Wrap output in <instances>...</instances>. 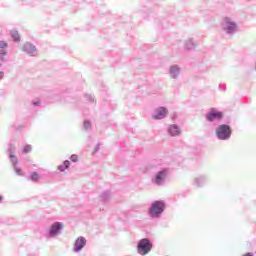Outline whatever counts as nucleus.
<instances>
[{"label":"nucleus","mask_w":256,"mask_h":256,"mask_svg":"<svg viewBox=\"0 0 256 256\" xmlns=\"http://www.w3.org/2000/svg\"><path fill=\"white\" fill-rule=\"evenodd\" d=\"M165 213V202L163 200H156L151 203L148 209V215L152 219H161V215Z\"/></svg>","instance_id":"1"},{"label":"nucleus","mask_w":256,"mask_h":256,"mask_svg":"<svg viewBox=\"0 0 256 256\" xmlns=\"http://www.w3.org/2000/svg\"><path fill=\"white\" fill-rule=\"evenodd\" d=\"M233 135V129L229 124H220L215 129V136L219 141H229Z\"/></svg>","instance_id":"2"},{"label":"nucleus","mask_w":256,"mask_h":256,"mask_svg":"<svg viewBox=\"0 0 256 256\" xmlns=\"http://www.w3.org/2000/svg\"><path fill=\"white\" fill-rule=\"evenodd\" d=\"M167 177H169V168H163L152 177V183L157 185V187H163L165 181H167Z\"/></svg>","instance_id":"3"},{"label":"nucleus","mask_w":256,"mask_h":256,"mask_svg":"<svg viewBox=\"0 0 256 256\" xmlns=\"http://www.w3.org/2000/svg\"><path fill=\"white\" fill-rule=\"evenodd\" d=\"M152 249H153V243H151V240H149V238H142L141 240H139L137 244V251L139 255H142V256L149 255Z\"/></svg>","instance_id":"4"},{"label":"nucleus","mask_w":256,"mask_h":256,"mask_svg":"<svg viewBox=\"0 0 256 256\" xmlns=\"http://www.w3.org/2000/svg\"><path fill=\"white\" fill-rule=\"evenodd\" d=\"M222 30L226 35H230V37H233L235 32L237 31V23L235 21H232L231 18L225 17L222 21Z\"/></svg>","instance_id":"5"},{"label":"nucleus","mask_w":256,"mask_h":256,"mask_svg":"<svg viewBox=\"0 0 256 256\" xmlns=\"http://www.w3.org/2000/svg\"><path fill=\"white\" fill-rule=\"evenodd\" d=\"M63 231V223L62 222H54L50 225L46 237L48 239H55V237H59L61 232Z\"/></svg>","instance_id":"6"},{"label":"nucleus","mask_w":256,"mask_h":256,"mask_svg":"<svg viewBox=\"0 0 256 256\" xmlns=\"http://www.w3.org/2000/svg\"><path fill=\"white\" fill-rule=\"evenodd\" d=\"M224 115L223 112L219 111L217 108H210L205 114V119L208 123H214V121H221Z\"/></svg>","instance_id":"7"},{"label":"nucleus","mask_w":256,"mask_h":256,"mask_svg":"<svg viewBox=\"0 0 256 256\" xmlns=\"http://www.w3.org/2000/svg\"><path fill=\"white\" fill-rule=\"evenodd\" d=\"M22 51L29 55V57H37V55L39 54V52L37 51V47L31 42H26L22 47Z\"/></svg>","instance_id":"8"},{"label":"nucleus","mask_w":256,"mask_h":256,"mask_svg":"<svg viewBox=\"0 0 256 256\" xmlns=\"http://www.w3.org/2000/svg\"><path fill=\"white\" fill-rule=\"evenodd\" d=\"M87 245V239L83 236H79L75 242H74V248L73 251L74 253H79L83 251V248Z\"/></svg>","instance_id":"9"},{"label":"nucleus","mask_w":256,"mask_h":256,"mask_svg":"<svg viewBox=\"0 0 256 256\" xmlns=\"http://www.w3.org/2000/svg\"><path fill=\"white\" fill-rule=\"evenodd\" d=\"M168 113L169 110H167L166 107H159L155 110V113L152 115V118H154L156 121H160L161 119H165Z\"/></svg>","instance_id":"10"},{"label":"nucleus","mask_w":256,"mask_h":256,"mask_svg":"<svg viewBox=\"0 0 256 256\" xmlns=\"http://www.w3.org/2000/svg\"><path fill=\"white\" fill-rule=\"evenodd\" d=\"M167 131L170 137H179V135H181V128L177 124L169 125Z\"/></svg>","instance_id":"11"},{"label":"nucleus","mask_w":256,"mask_h":256,"mask_svg":"<svg viewBox=\"0 0 256 256\" xmlns=\"http://www.w3.org/2000/svg\"><path fill=\"white\" fill-rule=\"evenodd\" d=\"M168 73L171 79H177V77H179V75L181 74V68L179 67V65L174 64L169 67Z\"/></svg>","instance_id":"12"},{"label":"nucleus","mask_w":256,"mask_h":256,"mask_svg":"<svg viewBox=\"0 0 256 256\" xmlns=\"http://www.w3.org/2000/svg\"><path fill=\"white\" fill-rule=\"evenodd\" d=\"M9 159L11 163H17V156H15V145L9 144L8 149Z\"/></svg>","instance_id":"13"},{"label":"nucleus","mask_w":256,"mask_h":256,"mask_svg":"<svg viewBox=\"0 0 256 256\" xmlns=\"http://www.w3.org/2000/svg\"><path fill=\"white\" fill-rule=\"evenodd\" d=\"M207 181H208L207 176L200 175V176L194 178V185L196 187H203V185H205V183H207Z\"/></svg>","instance_id":"14"},{"label":"nucleus","mask_w":256,"mask_h":256,"mask_svg":"<svg viewBox=\"0 0 256 256\" xmlns=\"http://www.w3.org/2000/svg\"><path fill=\"white\" fill-rule=\"evenodd\" d=\"M11 163L16 175H18L19 177H23V170L17 167V164L19 163V161L16 160V162H11Z\"/></svg>","instance_id":"15"},{"label":"nucleus","mask_w":256,"mask_h":256,"mask_svg":"<svg viewBox=\"0 0 256 256\" xmlns=\"http://www.w3.org/2000/svg\"><path fill=\"white\" fill-rule=\"evenodd\" d=\"M69 167H71V162L69 160H65L62 165L58 166V171L63 173V171H65V169H69Z\"/></svg>","instance_id":"16"},{"label":"nucleus","mask_w":256,"mask_h":256,"mask_svg":"<svg viewBox=\"0 0 256 256\" xmlns=\"http://www.w3.org/2000/svg\"><path fill=\"white\" fill-rule=\"evenodd\" d=\"M184 46H185V49L190 50V49H195L196 44H195V42L192 40V38H189L188 40L185 41Z\"/></svg>","instance_id":"17"},{"label":"nucleus","mask_w":256,"mask_h":256,"mask_svg":"<svg viewBox=\"0 0 256 256\" xmlns=\"http://www.w3.org/2000/svg\"><path fill=\"white\" fill-rule=\"evenodd\" d=\"M100 197H101L102 203L105 204V203H107V201H109V199H111V192L104 191Z\"/></svg>","instance_id":"18"},{"label":"nucleus","mask_w":256,"mask_h":256,"mask_svg":"<svg viewBox=\"0 0 256 256\" xmlns=\"http://www.w3.org/2000/svg\"><path fill=\"white\" fill-rule=\"evenodd\" d=\"M10 35H11L13 41H15L16 43H18V41H21V36L19 35V31L12 30L10 32Z\"/></svg>","instance_id":"19"},{"label":"nucleus","mask_w":256,"mask_h":256,"mask_svg":"<svg viewBox=\"0 0 256 256\" xmlns=\"http://www.w3.org/2000/svg\"><path fill=\"white\" fill-rule=\"evenodd\" d=\"M7 56V50L5 48H0V63L5 61V57Z\"/></svg>","instance_id":"20"},{"label":"nucleus","mask_w":256,"mask_h":256,"mask_svg":"<svg viewBox=\"0 0 256 256\" xmlns=\"http://www.w3.org/2000/svg\"><path fill=\"white\" fill-rule=\"evenodd\" d=\"M83 127L86 131H91V122L89 120H85Z\"/></svg>","instance_id":"21"},{"label":"nucleus","mask_w":256,"mask_h":256,"mask_svg":"<svg viewBox=\"0 0 256 256\" xmlns=\"http://www.w3.org/2000/svg\"><path fill=\"white\" fill-rule=\"evenodd\" d=\"M30 179L31 181H39V173L32 172V174L30 175Z\"/></svg>","instance_id":"22"},{"label":"nucleus","mask_w":256,"mask_h":256,"mask_svg":"<svg viewBox=\"0 0 256 256\" xmlns=\"http://www.w3.org/2000/svg\"><path fill=\"white\" fill-rule=\"evenodd\" d=\"M84 97H85L86 101H90V103H93V101H95V98L90 94H86V95H84Z\"/></svg>","instance_id":"23"},{"label":"nucleus","mask_w":256,"mask_h":256,"mask_svg":"<svg viewBox=\"0 0 256 256\" xmlns=\"http://www.w3.org/2000/svg\"><path fill=\"white\" fill-rule=\"evenodd\" d=\"M70 161H72V163H77V161H79V157L73 154L70 156Z\"/></svg>","instance_id":"24"},{"label":"nucleus","mask_w":256,"mask_h":256,"mask_svg":"<svg viewBox=\"0 0 256 256\" xmlns=\"http://www.w3.org/2000/svg\"><path fill=\"white\" fill-rule=\"evenodd\" d=\"M31 149H32L31 145H26L23 148V153H31Z\"/></svg>","instance_id":"25"},{"label":"nucleus","mask_w":256,"mask_h":256,"mask_svg":"<svg viewBox=\"0 0 256 256\" xmlns=\"http://www.w3.org/2000/svg\"><path fill=\"white\" fill-rule=\"evenodd\" d=\"M6 47H8L7 42H5V41H0V49H5Z\"/></svg>","instance_id":"26"},{"label":"nucleus","mask_w":256,"mask_h":256,"mask_svg":"<svg viewBox=\"0 0 256 256\" xmlns=\"http://www.w3.org/2000/svg\"><path fill=\"white\" fill-rule=\"evenodd\" d=\"M32 105H33L34 107H39V105H41V101H39V100H34V101H32Z\"/></svg>","instance_id":"27"},{"label":"nucleus","mask_w":256,"mask_h":256,"mask_svg":"<svg viewBox=\"0 0 256 256\" xmlns=\"http://www.w3.org/2000/svg\"><path fill=\"white\" fill-rule=\"evenodd\" d=\"M219 89H220V91H226L227 86L225 84H219Z\"/></svg>","instance_id":"28"},{"label":"nucleus","mask_w":256,"mask_h":256,"mask_svg":"<svg viewBox=\"0 0 256 256\" xmlns=\"http://www.w3.org/2000/svg\"><path fill=\"white\" fill-rule=\"evenodd\" d=\"M2 63L0 62V67H1ZM5 76V73L3 71H0V79H3V77Z\"/></svg>","instance_id":"29"},{"label":"nucleus","mask_w":256,"mask_h":256,"mask_svg":"<svg viewBox=\"0 0 256 256\" xmlns=\"http://www.w3.org/2000/svg\"><path fill=\"white\" fill-rule=\"evenodd\" d=\"M97 151H99V144L96 145V147L94 149V153H97Z\"/></svg>","instance_id":"30"},{"label":"nucleus","mask_w":256,"mask_h":256,"mask_svg":"<svg viewBox=\"0 0 256 256\" xmlns=\"http://www.w3.org/2000/svg\"><path fill=\"white\" fill-rule=\"evenodd\" d=\"M253 255H254L253 252H248L244 256H253Z\"/></svg>","instance_id":"31"},{"label":"nucleus","mask_w":256,"mask_h":256,"mask_svg":"<svg viewBox=\"0 0 256 256\" xmlns=\"http://www.w3.org/2000/svg\"><path fill=\"white\" fill-rule=\"evenodd\" d=\"M3 203V195L0 194V204Z\"/></svg>","instance_id":"32"}]
</instances>
